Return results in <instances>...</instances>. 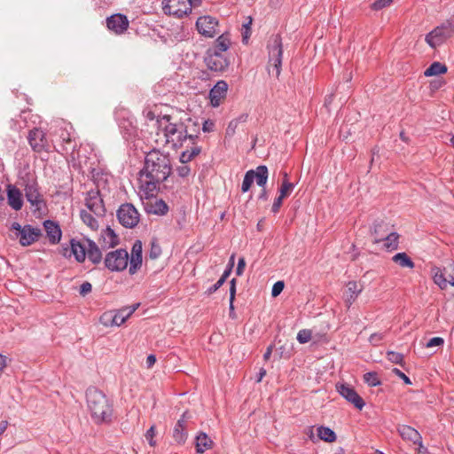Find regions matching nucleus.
I'll list each match as a JSON object with an SVG mask.
<instances>
[{
    "label": "nucleus",
    "mask_w": 454,
    "mask_h": 454,
    "mask_svg": "<svg viewBox=\"0 0 454 454\" xmlns=\"http://www.w3.org/2000/svg\"><path fill=\"white\" fill-rule=\"evenodd\" d=\"M397 432L403 440L411 441L414 444L421 440L420 434L413 427L407 425H400L397 427Z\"/></svg>",
    "instance_id": "26"
},
{
    "label": "nucleus",
    "mask_w": 454,
    "mask_h": 454,
    "mask_svg": "<svg viewBox=\"0 0 454 454\" xmlns=\"http://www.w3.org/2000/svg\"><path fill=\"white\" fill-rule=\"evenodd\" d=\"M218 20L212 16H201L196 21L198 32L205 37L213 38L217 32Z\"/></svg>",
    "instance_id": "12"
},
{
    "label": "nucleus",
    "mask_w": 454,
    "mask_h": 454,
    "mask_svg": "<svg viewBox=\"0 0 454 454\" xmlns=\"http://www.w3.org/2000/svg\"><path fill=\"white\" fill-rule=\"evenodd\" d=\"M192 145V146L191 147V149H187L185 151L188 152V154L190 155V157L192 160L197 155H199L200 153L201 148H200V146L196 145V140L194 141V145Z\"/></svg>",
    "instance_id": "51"
},
{
    "label": "nucleus",
    "mask_w": 454,
    "mask_h": 454,
    "mask_svg": "<svg viewBox=\"0 0 454 454\" xmlns=\"http://www.w3.org/2000/svg\"><path fill=\"white\" fill-rule=\"evenodd\" d=\"M450 35L454 34V16L442 24Z\"/></svg>",
    "instance_id": "57"
},
{
    "label": "nucleus",
    "mask_w": 454,
    "mask_h": 454,
    "mask_svg": "<svg viewBox=\"0 0 454 454\" xmlns=\"http://www.w3.org/2000/svg\"><path fill=\"white\" fill-rule=\"evenodd\" d=\"M115 317L114 310L106 311L100 316L99 322L106 327L117 326Z\"/></svg>",
    "instance_id": "37"
},
{
    "label": "nucleus",
    "mask_w": 454,
    "mask_h": 454,
    "mask_svg": "<svg viewBox=\"0 0 454 454\" xmlns=\"http://www.w3.org/2000/svg\"><path fill=\"white\" fill-rule=\"evenodd\" d=\"M269 67H273L275 75L278 77L281 72L283 47L280 35H272L268 41Z\"/></svg>",
    "instance_id": "4"
},
{
    "label": "nucleus",
    "mask_w": 454,
    "mask_h": 454,
    "mask_svg": "<svg viewBox=\"0 0 454 454\" xmlns=\"http://www.w3.org/2000/svg\"><path fill=\"white\" fill-rule=\"evenodd\" d=\"M294 188V184L290 183L288 179H283L281 187L279 189V195L283 198H286L291 194Z\"/></svg>",
    "instance_id": "39"
},
{
    "label": "nucleus",
    "mask_w": 454,
    "mask_h": 454,
    "mask_svg": "<svg viewBox=\"0 0 454 454\" xmlns=\"http://www.w3.org/2000/svg\"><path fill=\"white\" fill-rule=\"evenodd\" d=\"M447 70V67L444 64L434 62L426 69L424 74L426 76H434L445 74Z\"/></svg>",
    "instance_id": "34"
},
{
    "label": "nucleus",
    "mask_w": 454,
    "mask_h": 454,
    "mask_svg": "<svg viewBox=\"0 0 454 454\" xmlns=\"http://www.w3.org/2000/svg\"><path fill=\"white\" fill-rule=\"evenodd\" d=\"M228 90V84L225 81H218L209 91V98L211 106L217 107L222 100L225 98Z\"/></svg>",
    "instance_id": "20"
},
{
    "label": "nucleus",
    "mask_w": 454,
    "mask_h": 454,
    "mask_svg": "<svg viewBox=\"0 0 454 454\" xmlns=\"http://www.w3.org/2000/svg\"><path fill=\"white\" fill-rule=\"evenodd\" d=\"M164 121L168 122L163 128L166 143H171L174 147H183L185 144H187V147L190 144L194 145L198 136L188 134L183 123L169 122L170 116L168 115L163 116L161 120H157L160 126Z\"/></svg>",
    "instance_id": "3"
},
{
    "label": "nucleus",
    "mask_w": 454,
    "mask_h": 454,
    "mask_svg": "<svg viewBox=\"0 0 454 454\" xmlns=\"http://www.w3.org/2000/svg\"><path fill=\"white\" fill-rule=\"evenodd\" d=\"M382 228H383V224L382 223H373V226H372V233L375 236V239L376 238H382L383 237V236L380 235Z\"/></svg>",
    "instance_id": "59"
},
{
    "label": "nucleus",
    "mask_w": 454,
    "mask_h": 454,
    "mask_svg": "<svg viewBox=\"0 0 454 454\" xmlns=\"http://www.w3.org/2000/svg\"><path fill=\"white\" fill-rule=\"evenodd\" d=\"M418 445L417 452L418 454H429V451L427 447H425L422 443V439L416 443Z\"/></svg>",
    "instance_id": "64"
},
{
    "label": "nucleus",
    "mask_w": 454,
    "mask_h": 454,
    "mask_svg": "<svg viewBox=\"0 0 454 454\" xmlns=\"http://www.w3.org/2000/svg\"><path fill=\"white\" fill-rule=\"evenodd\" d=\"M284 199L285 198L281 197L280 195H278V197L275 199L272 207H271V211L273 213H278L279 211Z\"/></svg>",
    "instance_id": "56"
},
{
    "label": "nucleus",
    "mask_w": 454,
    "mask_h": 454,
    "mask_svg": "<svg viewBox=\"0 0 454 454\" xmlns=\"http://www.w3.org/2000/svg\"><path fill=\"white\" fill-rule=\"evenodd\" d=\"M223 285V282H222L220 279H218L215 285H213L207 290V294H212L213 293L217 291Z\"/></svg>",
    "instance_id": "63"
},
{
    "label": "nucleus",
    "mask_w": 454,
    "mask_h": 454,
    "mask_svg": "<svg viewBox=\"0 0 454 454\" xmlns=\"http://www.w3.org/2000/svg\"><path fill=\"white\" fill-rule=\"evenodd\" d=\"M160 254H161L160 246L155 240H153L151 242V249L149 252L150 258L156 259L160 255Z\"/></svg>",
    "instance_id": "43"
},
{
    "label": "nucleus",
    "mask_w": 454,
    "mask_h": 454,
    "mask_svg": "<svg viewBox=\"0 0 454 454\" xmlns=\"http://www.w3.org/2000/svg\"><path fill=\"white\" fill-rule=\"evenodd\" d=\"M92 290V286L90 282H83L81 286H80V290H79V293L82 296H85L87 295L88 294H90Z\"/></svg>",
    "instance_id": "49"
},
{
    "label": "nucleus",
    "mask_w": 454,
    "mask_h": 454,
    "mask_svg": "<svg viewBox=\"0 0 454 454\" xmlns=\"http://www.w3.org/2000/svg\"><path fill=\"white\" fill-rule=\"evenodd\" d=\"M145 439L148 441L149 444L151 446H155L156 442L154 441L155 436V426H152L145 433Z\"/></svg>",
    "instance_id": "46"
},
{
    "label": "nucleus",
    "mask_w": 454,
    "mask_h": 454,
    "mask_svg": "<svg viewBox=\"0 0 454 454\" xmlns=\"http://www.w3.org/2000/svg\"><path fill=\"white\" fill-rule=\"evenodd\" d=\"M236 278H232L230 282V301L234 303L236 295Z\"/></svg>",
    "instance_id": "53"
},
{
    "label": "nucleus",
    "mask_w": 454,
    "mask_h": 454,
    "mask_svg": "<svg viewBox=\"0 0 454 454\" xmlns=\"http://www.w3.org/2000/svg\"><path fill=\"white\" fill-rule=\"evenodd\" d=\"M176 172L180 177H186L190 175L191 169L187 165L183 164L177 167Z\"/></svg>",
    "instance_id": "52"
},
{
    "label": "nucleus",
    "mask_w": 454,
    "mask_h": 454,
    "mask_svg": "<svg viewBox=\"0 0 454 454\" xmlns=\"http://www.w3.org/2000/svg\"><path fill=\"white\" fill-rule=\"evenodd\" d=\"M142 265V243L137 240L131 249V256L129 261V274H135Z\"/></svg>",
    "instance_id": "23"
},
{
    "label": "nucleus",
    "mask_w": 454,
    "mask_h": 454,
    "mask_svg": "<svg viewBox=\"0 0 454 454\" xmlns=\"http://www.w3.org/2000/svg\"><path fill=\"white\" fill-rule=\"evenodd\" d=\"M347 298L346 302L349 305H351L358 294L362 292V288L359 287L358 284L355 281H349L347 285Z\"/></svg>",
    "instance_id": "30"
},
{
    "label": "nucleus",
    "mask_w": 454,
    "mask_h": 454,
    "mask_svg": "<svg viewBox=\"0 0 454 454\" xmlns=\"http://www.w3.org/2000/svg\"><path fill=\"white\" fill-rule=\"evenodd\" d=\"M86 248L87 246L82 244L80 241L72 239L70 240V247H62V255L66 258H70L72 255L74 256L78 262H83L86 259Z\"/></svg>",
    "instance_id": "14"
},
{
    "label": "nucleus",
    "mask_w": 454,
    "mask_h": 454,
    "mask_svg": "<svg viewBox=\"0 0 454 454\" xmlns=\"http://www.w3.org/2000/svg\"><path fill=\"white\" fill-rule=\"evenodd\" d=\"M213 446V441L205 433H200L196 437V451L197 453L202 454L207 450L211 449Z\"/></svg>",
    "instance_id": "29"
},
{
    "label": "nucleus",
    "mask_w": 454,
    "mask_h": 454,
    "mask_svg": "<svg viewBox=\"0 0 454 454\" xmlns=\"http://www.w3.org/2000/svg\"><path fill=\"white\" fill-rule=\"evenodd\" d=\"M191 416L187 411L184 412L181 418L177 420V422L175 425L174 430H173V438L174 440L179 443H184L187 439V419H190Z\"/></svg>",
    "instance_id": "21"
},
{
    "label": "nucleus",
    "mask_w": 454,
    "mask_h": 454,
    "mask_svg": "<svg viewBox=\"0 0 454 454\" xmlns=\"http://www.w3.org/2000/svg\"><path fill=\"white\" fill-rule=\"evenodd\" d=\"M383 337L384 335L382 333H372L370 338H369V341L372 344V345H378L379 342L380 340H383Z\"/></svg>",
    "instance_id": "58"
},
{
    "label": "nucleus",
    "mask_w": 454,
    "mask_h": 454,
    "mask_svg": "<svg viewBox=\"0 0 454 454\" xmlns=\"http://www.w3.org/2000/svg\"><path fill=\"white\" fill-rule=\"evenodd\" d=\"M93 213L90 211L88 212L85 209H82L80 211V217L82 221L90 227L92 231H97L98 229V220L92 215Z\"/></svg>",
    "instance_id": "31"
},
{
    "label": "nucleus",
    "mask_w": 454,
    "mask_h": 454,
    "mask_svg": "<svg viewBox=\"0 0 454 454\" xmlns=\"http://www.w3.org/2000/svg\"><path fill=\"white\" fill-rule=\"evenodd\" d=\"M85 205L96 216H104L106 214L104 201L98 190H90L87 192Z\"/></svg>",
    "instance_id": "11"
},
{
    "label": "nucleus",
    "mask_w": 454,
    "mask_h": 454,
    "mask_svg": "<svg viewBox=\"0 0 454 454\" xmlns=\"http://www.w3.org/2000/svg\"><path fill=\"white\" fill-rule=\"evenodd\" d=\"M268 176L269 171L265 165H260L254 170L250 169L247 171L242 182L241 191L243 192H248L254 180L258 186L264 187L267 184Z\"/></svg>",
    "instance_id": "5"
},
{
    "label": "nucleus",
    "mask_w": 454,
    "mask_h": 454,
    "mask_svg": "<svg viewBox=\"0 0 454 454\" xmlns=\"http://www.w3.org/2000/svg\"><path fill=\"white\" fill-rule=\"evenodd\" d=\"M364 380L371 387L380 386L381 381L380 380L377 372H369L364 375Z\"/></svg>",
    "instance_id": "38"
},
{
    "label": "nucleus",
    "mask_w": 454,
    "mask_h": 454,
    "mask_svg": "<svg viewBox=\"0 0 454 454\" xmlns=\"http://www.w3.org/2000/svg\"><path fill=\"white\" fill-rule=\"evenodd\" d=\"M434 282L441 289H445L449 285L454 286V266L450 265V267L435 272Z\"/></svg>",
    "instance_id": "19"
},
{
    "label": "nucleus",
    "mask_w": 454,
    "mask_h": 454,
    "mask_svg": "<svg viewBox=\"0 0 454 454\" xmlns=\"http://www.w3.org/2000/svg\"><path fill=\"white\" fill-rule=\"evenodd\" d=\"M393 0H376L372 4V9L374 11H380L387 6H388Z\"/></svg>",
    "instance_id": "45"
},
{
    "label": "nucleus",
    "mask_w": 454,
    "mask_h": 454,
    "mask_svg": "<svg viewBox=\"0 0 454 454\" xmlns=\"http://www.w3.org/2000/svg\"><path fill=\"white\" fill-rule=\"evenodd\" d=\"M103 241L107 247H114L119 243V238L114 230L107 227L102 233Z\"/></svg>",
    "instance_id": "32"
},
{
    "label": "nucleus",
    "mask_w": 454,
    "mask_h": 454,
    "mask_svg": "<svg viewBox=\"0 0 454 454\" xmlns=\"http://www.w3.org/2000/svg\"><path fill=\"white\" fill-rule=\"evenodd\" d=\"M251 24L252 19L249 18V21L243 25V32H242V41L245 43H247L248 38L251 35Z\"/></svg>",
    "instance_id": "44"
},
{
    "label": "nucleus",
    "mask_w": 454,
    "mask_h": 454,
    "mask_svg": "<svg viewBox=\"0 0 454 454\" xmlns=\"http://www.w3.org/2000/svg\"><path fill=\"white\" fill-rule=\"evenodd\" d=\"M43 226L50 243L53 245L58 244L62 235L59 225L51 220H46L43 223Z\"/></svg>",
    "instance_id": "25"
},
{
    "label": "nucleus",
    "mask_w": 454,
    "mask_h": 454,
    "mask_svg": "<svg viewBox=\"0 0 454 454\" xmlns=\"http://www.w3.org/2000/svg\"><path fill=\"white\" fill-rule=\"evenodd\" d=\"M445 84V82L442 79L433 80L430 82V89L432 91H435L442 88Z\"/></svg>",
    "instance_id": "55"
},
{
    "label": "nucleus",
    "mask_w": 454,
    "mask_h": 454,
    "mask_svg": "<svg viewBox=\"0 0 454 454\" xmlns=\"http://www.w3.org/2000/svg\"><path fill=\"white\" fill-rule=\"evenodd\" d=\"M336 389L342 397H344L348 403H352L356 409L361 411L364 407V401L356 393L354 387L347 384H337Z\"/></svg>",
    "instance_id": "13"
},
{
    "label": "nucleus",
    "mask_w": 454,
    "mask_h": 454,
    "mask_svg": "<svg viewBox=\"0 0 454 454\" xmlns=\"http://www.w3.org/2000/svg\"><path fill=\"white\" fill-rule=\"evenodd\" d=\"M57 133H58V135L59 136V137L62 139V141L64 143H66V144L71 143V141H72L71 136H70L69 132L66 129L60 128L57 131Z\"/></svg>",
    "instance_id": "48"
},
{
    "label": "nucleus",
    "mask_w": 454,
    "mask_h": 454,
    "mask_svg": "<svg viewBox=\"0 0 454 454\" xmlns=\"http://www.w3.org/2000/svg\"><path fill=\"white\" fill-rule=\"evenodd\" d=\"M387 357L393 364H401L402 365L403 363V355L401 354V353H398V352L388 351L387 353Z\"/></svg>",
    "instance_id": "41"
},
{
    "label": "nucleus",
    "mask_w": 454,
    "mask_h": 454,
    "mask_svg": "<svg viewBox=\"0 0 454 454\" xmlns=\"http://www.w3.org/2000/svg\"><path fill=\"white\" fill-rule=\"evenodd\" d=\"M143 114H144L145 118L148 121H154L156 119V115H155L154 112L150 108H145L143 111Z\"/></svg>",
    "instance_id": "62"
},
{
    "label": "nucleus",
    "mask_w": 454,
    "mask_h": 454,
    "mask_svg": "<svg viewBox=\"0 0 454 454\" xmlns=\"http://www.w3.org/2000/svg\"><path fill=\"white\" fill-rule=\"evenodd\" d=\"M284 286H285V284L283 281H278L276 282L273 286H272V289H271V295L273 297H277L278 295H279L281 294V292L283 291L284 289Z\"/></svg>",
    "instance_id": "47"
},
{
    "label": "nucleus",
    "mask_w": 454,
    "mask_h": 454,
    "mask_svg": "<svg viewBox=\"0 0 454 454\" xmlns=\"http://www.w3.org/2000/svg\"><path fill=\"white\" fill-rule=\"evenodd\" d=\"M139 213L131 203H124L117 210L119 223L125 228H134L139 223Z\"/></svg>",
    "instance_id": "7"
},
{
    "label": "nucleus",
    "mask_w": 454,
    "mask_h": 454,
    "mask_svg": "<svg viewBox=\"0 0 454 454\" xmlns=\"http://www.w3.org/2000/svg\"><path fill=\"white\" fill-rule=\"evenodd\" d=\"M148 201L145 203V209L148 214L157 215H165L168 211V206L163 200H158L153 197L147 198Z\"/></svg>",
    "instance_id": "22"
},
{
    "label": "nucleus",
    "mask_w": 454,
    "mask_h": 454,
    "mask_svg": "<svg viewBox=\"0 0 454 454\" xmlns=\"http://www.w3.org/2000/svg\"><path fill=\"white\" fill-rule=\"evenodd\" d=\"M106 27L109 30L116 35L123 34L129 27V20L126 15L115 13L108 17L106 20Z\"/></svg>",
    "instance_id": "15"
},
{
    "label": "nucleus",
    "mask_w": 454,
    "mask_h": 454,
    "mask_svg": "<svg viewBox=\"0 0 454 454\" xmlns=\"http://www.w3.org/2000/svg\"><path fill=\"white\" fill-rule=\"evenodd\" d=\"M27 140L32 149L36 153H41L48 147L46 135L41 129L35 128L31 129Z\"/></svg>",
    "instance_id": "16"
},
{
    "label": "nucleus",
    "mask_w": 454,
    "mask_h": 454,
    "mask_svg": "<svg viewBox=\"0 0 454 454\" xmlns=\"http://www.w3.org/2000/svg\"><path fill=\"white\" fill-rule=\"evenodd\" d=\"M317 435L326 442H333L336 440V434L327 427L321 426L317 427Z\"/></svg>",
    "instance_id": "36"
},
{
    "label": "nucleus",
    "mask_w": 454,
    "mask_h": 454,
    "mask_svg": "<svg viewBox=\"0 0 454 454\" xmlns=\"http://www.w3.org/2000/svg\"><path fill=\"white\" fill-rule=\"evenodd\" d=\"M230 46V41L229 39L224 36L223 35H221L218 36L216 41L215 42V44L213 47H210L208 50H215L217 53L225 54L226 51L229 49Z\"/></svg>",
    "instance_id": "35"
},
{
    "label": "nucleus",
    "mask_w": 454,
    "mask_h": 454,
    "mask_svg": "<svg viewBox=\"0 0 454 454\" xmlns=\"http://www.w3.org/2000/svg\"><path fill=\"white\" fill-rule=\"evenodd\" d=\"M192 0H163V10L166 14L183 18L192 12Z\"/></svg>",
    "instance_id": "10"
},
{
    "label": "nucleus",
    "mask_w": 454,
    "mask_h": 454,
    "mask_svg": "<svg viewBox=\"0 0 454 454\" xmlns=\"http://www.w3.org/2000/svg\"><path fill=\"white\" fill-rule=\"evenodd\" d=\"M87 407L96 424H109L113 418V403L106 394L95 387L86 391Z\"/></svg>",
    "instance_id": "2"
},
{
    "label": "nucleus",
    "mask_w": 454,
    "mask_h": 454,
    "mask_svg": "<svg viewBox=\"0 0 454 454\" xmlns=\"http://www.w3.org/2000/svg\"><path fill=\"white\" fill-rule=\"evenodd\" d=\"M7 200L9 206L18 211L22 208L23 200L21 192L14 185H7Z\"/></svg>",
    "instance_id": "24"
},
{
    "label": "nucleus",
    "mask_w": 454,
    "mask_h": 454,
    "mask_svg": "<svg viewBox=\"0 0 454 454\" xmlns=\"http://www.w3.org/2000/svg\"><path fill=\"white\" fill-rule=\"evenodd\" d=\"M129 262V254L127 250L119 248L106 254L104 263L106 268L111 271L124 270Z\"/></svg>",
    "instance_id": "6"
},
{
    "label": "nucleus",
    "mask_w": 454,
    "mask_h": 454,
    "mask_svg": "<svg viewBox=\"0 0 454 454\" xmlns=\"http://www.w3.org/2000/svg\"><path fill=\"white\" fill-rule=\"evenodd\" d=\"M451 36L450 33L445 30L442 25L436 27L426 35V42L427 44L435 49L438 45L442 44L445 39Z\"/></svg>",
    "instance_id": "18"
},
{
    "label": "nucleus",
    "mask_w": 454,
    "mask_h": 454,
    "mask_svg": "<svg viewBox=\"0 0 454 454\" xmlns=\"http://www.w3.org/2000/svg\"><path fill=\"white\" fill-rule=\"evenodd\" d=\"M204 62L210 71L217 73L224 72L230 65V60L226 54L217 53L215 50L207 51Z\"/></svg>",
    "instance_id": "9"
},
{
    "label": "nucleus",
    "mask_w": 454,
    "mask_h": 454,
    "mask_svg": "<svg viewBox=\"0 0 454 454\" xmlns=\"http://www.w3.org/2000/svg\"><path fill=\"white\" fill-rule=\"evenodd\" d=\"M172 173V164L168 153L153 149L145 157L143 168L139 171V190L145 198L153 197L160 184Z\"/></svg>",
    "instance_id": "1"
},
{
    "label": "nucleus",
    "mask_w": 454,
    "mask_h": 454,
    "mask_svg": "<svg viewBox=\"0 0 454 454\" xmlns=\"http://www.w3.org/2000/svg\"><path fill=\"white\" fill-rule=\"evenodd\" d=\"M444 343V340L441 337H434L430 339L426 344L427 348H433L436 346H442Z\"/></svg>",
    "instance_id": "50"
},
{
    "label": "nucleus",
    "mask_w": 454,
    "mask_h": 454,
    "mask_svg": "<svg viewBox=\"0 0 454 454\" xmlns=\"http://www.w3.org/2000/svg\"><path fill=\"white\" fill-rule=\"evenodd\" d=\"M311 337H312L311 331L308 330V329H303V330L299 331V333L297 334V340L301 344H304V343L309 342L311 340Z\"/></svg>",
    "instance_id": "42"
},
{
    "label": "nucleus",
    "mask_w": 454,
    "mask_h": 454,
    "mask_svg": "<svg viewBox=\"0 0 454 454\" xmlns=\"http://www.w3.org/2000/svg\"><path fill=\"white\" fill-rule=\"evenodd\" d=\"M246 267V261L243 257L239 259L238 266L236 269V274L238 276H241L243 274L244 269Z\"/></svg>",
    "instance_id": "60"
},
{
    "label": "nucleus",
    "mask_w": 454,
    "mask_h": 454,
    "mask_svg": "<svg viewBox=\"0 0 454 454\" xmlns=\"http://www.w3.org/2000/svg\"><path fill=\"white\" fill-rule=\"evenodd\" d=\"M24 191L27 200L37 209H41L43 200L42 198V194L39 192L36 181L28 180L25 184Z\"/></svg>",
    "instance_id": "17"
},
{
    "label": "nucleus",
    "mask_w": 454,
    "mask_h": 454,
    "mask_svg": "<svg viewBox=\"0 0 454 454\" xmlns=\"http://www.w3.org/2000/svg\"><path fill=\"white\" fill-rule=\"evenodd\" d=\"M399 235L396 232H391L382 238L374 239V243H380L384 241V247L388 251H393L398 247Z\"/></svg>",
    "instance_id": "28"
},
{
    "label": "nucleus",
    "mask_w": 454,
    "mask_h": 454,
    "mask_svg": "<svg viewBox=\"0 0 454 454\" xmlns=\"http://www.w3.org/2000/svg\"><path fill=\"white\" fill-rule=\"evenodd\" d=\"M87 248L86 256L94 264H98L102 261V253L98 246L91 239H86Z\"/></svg>",
    "instance_id": "27"
},
{
    "label": "nucleus",
    "mask_w": 454,
    "mask_h": 454,
    "mask_svg": "<svg viewBox=\"0 0 454 454\" xmlns=\"http://www.w3.org/2000/svg\"><path fill=\"white\" fill-rule=\"evenodd\" d=\"M12 230L16 231V237L20 238V243L23 247L30 246L35 242L41 236V230L34 228L31 225L21 226L19 223H13L11 227Z\"/></svg>",
    "instance_id": "8"
},
{
    "label": "nucleus",
    "mask_w": 454,
    "mask_h": 454,
    "mask_svg": "<svg viewBox=\"0 0 454 454\" xmlns=\"http://www.w3.org/2000/svg\"><path fill=\"white\" fill-rule=\"evenodd\" d=\"M114 316H116L115 320L117 322V326L121 325L126 322V320L130 317L129 313L124 308H121L118 310H114Z\"/></svg>",
    "instance_id": "40"
},
{
    "label": "nucleus",
    "mask_w": 454,
    "mask_h": 454,
    "mask_svg": "<svg viewBox=\"0 0 454 454\" xmlns=\"http://www.w3.org/2000/svg\"><path fill=\"white\" fill-rule=\"evenodd\" d=\"M392 260L403 268H414V262L404 252L395 254Z\"/></svg>",
    "instance_id": "33"
},
{
    "label": "nucleus",
    "mask_w": 454,
    "mask_h": 454,
    "mask_svg": "<svg viewBox=\"0 0 454 454\" xmlns=\"http://www.w3.org/2000/svg\"><path fill=\"white\" fill-rule=\"evenodd\" d=\"M215 123L211 120H206L202 125V130L204 132H210L214 129Z\"/></svg>",
    "instance_id": "61"
},
{
    "label": "nucleus",
    "mask_w": 454,
    "mask_h": 454,
    "mask_svg": "<svg viewBox=\"0 0 454 454\" xmlns=\"http://www.w3.org/2000/svg\"><path fill=\"white\" fill-rule=\"evenodd\" d=\"M392 372L395 375H397L399 378H401L403 382L406 384V385H411V381L410 380V378L408 376H406L403 372H401L399 369L397 368H394L392 370Z\"/></svg>",
    "instance_id": "54"
}]
</instances>
